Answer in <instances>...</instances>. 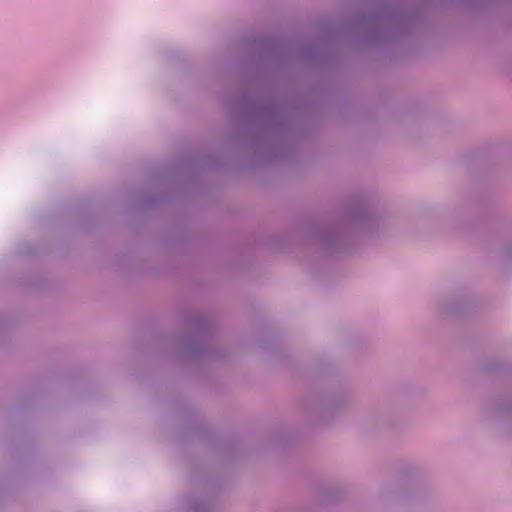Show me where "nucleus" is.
<instances>
[{"label":"nucleus","instance_id":"obj_1","mask_svg":"<svg viewBox=\"0 0 512 512\" xmlns=\"http://www.w3.org/2000/svg\"><path fill=\"white\" fill-rule=\"evenodd\" d=\"M343 233L340 231L329 230L320 234V242L328 251H339L343 243Z\"/></svg>","mask_w":512,"mask_h":512},{"label":"nucleus","instance_id":"obj_2","mask_svg":"<svg viewBox=\"0 0 512 512\" xmlns=\"http://www.w3.org/2000/svg\"><path fill=\"white\" fill-rule=\"evenodd\" d=\"M384 24L382 14H371L364 18V25L367 29L378 32Z\"/></svg>","mask_w":512,"mask_h":512},{"label":"nucleus","instance_id":"obj_3","mask_svg":"<svg viewBox=\"0 0 512 512\" xmlns=\"http://www.w3.org/2000/svg\"><path fill=\"white\" fill-rule=\"evenodd\" d=\"M375 222V217L371 214H362L358 218V224L364 228H372Z\"/></svg>","mask_w":512,"mask_h":512},{"label":"nucleus","instance_id":"obj_4","mask_svg":"<svg viewBox=\"0 0 512 512\" xmlns=\"http://www.w3.org/2000/svg\"><path fill=\"white\" fill-rule=\"evenodd\" d=\"M501 429L505 434L512 437V414L510 415L508 421L503 423Z\"/></svg>","mask_w":512,"mask_h":512}]
</instances>
